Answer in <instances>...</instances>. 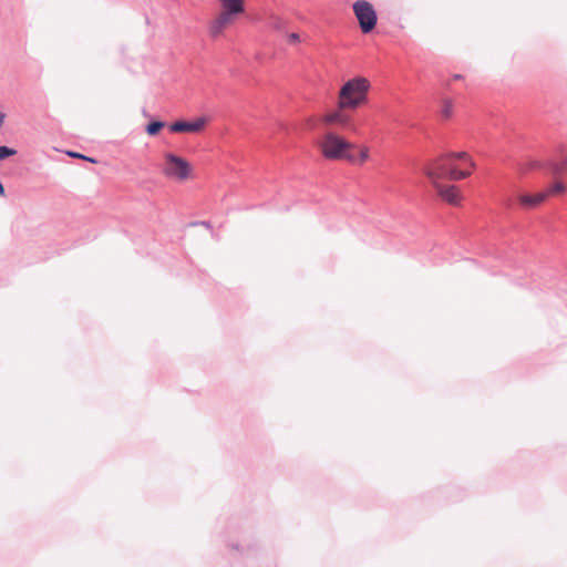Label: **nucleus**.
<instances>
[{
    "label": "nucleus",
    "instance_id": "obj_4",
    "mask_svg": "<svg viewBox=\"0 0 567 567\" xmlns=\"http://www.w3.org/2000/svg\"><path fill=\"white\" fill-rule=\"evenodd\" d=\"M353 11L363 33L371 32L377 24V13L372 4L365 0H358L353 3Z\"/></svg>",
    "mask_w": 567,
    "mask_h": 567
},
{
    "label": "nucleus",
    "instance_id": "obj_18",
    "mask_svg": "<svg viewBox=\"0 0 567 567\" xmlns=\"http://www.w3.org/2000/svg\"><path fill=\"white\" fill-rule=\"evenodd\" d=\"M17 154L14 148L8 146H0V161L6 159L7 157L13 156Z\"/></svg>",
    "mask_w": 567,
    "mask_h": 567
},
{
    "label": "nucleus",
    "instance_id": "obj_8",
    "mask_svg": "<svg viewBox=\"0 0 567 567\" xmlns=\"http://www.w3.org/2000/svg\"><path fill=\"white\" fill-rule=\"evenodd\" d=\"M206 124V120L204 117H198L195 121H176L171 126L169 130L175 133L183 132H199Z\"/></svg>",
    "mask_w": 567,
    "mask_h": 567
},
{
    "label": "nucleus",
    "instance_id": "obj_2",
    "mask_svg": "<svg viewBox=\"0 0 567 567\" xmlns=\"http://www.w3.org/2000/svg\"><path fill=\"white\" fill-rule=\"evenodd\" d=\"M353 144L347 142L333 132H328L320 142V150L327 159H347L351 163L357 161V157L349 151Z\"/></svg>",
    "mask_w": 567,
    "mask_h": 567
},
{
    "label": "nucleus",
    "instance_id": "obj_16",
    "mask_svg": "<svg viewBox=\"0 0 567 567\" xmlns=\"http://www.w3.org/2000/svg\"><path fill=\"white\" fill-rule=\"evenodd\" d=\"M565 190V185L560 182L555 183L553 186H550L547 190H544V193H548V196L560 194Z\"/></svg>",
    "mask_w": 567,
    "mask_h": 567
},
{
    "label": "nucleus",
    "instance_id": "obj_13",
    "mask_svg": "<svg viewBox=\"0 0 567 567\" xmlns=\"http://www.w3.org/2000/svg\"><path fill=\"white\" fill-rule=\"evenodd\" d=\"M165 123L162 121H153L146 126V133L148 135H156L163 127Z\"/></svg>",
    "mask_w": 567,
    "mask_h": 567
},
{
    "label": "nucleus",
    "instance_id": "obj_9",
    "mask_svg": "<svg viewBox=\"0 0 567 567\" xmlns=\"http://www.w3.org/2000/svg\"><path fill=\"white\" fill-rule=\"evenodd\" d=\"M548 197V193L539 192L537 194H523L518 196V202L524 208H534L540 205Z\"/></svg>",
    "mask_w": 567,
    "mask_h": 567
},
{
    "label": "nucleus",
    "instance_id": "obj_23",
    "mask_svg": "<svg viewBox=\"0 0 567 567\" xmlns=\"http://www.w3.org/2000/svg\"><path fill=\"white\" fill-rule=\"evenodd\" d=\"M540 164L538 162H532L530 168L538 167Z\"/></svg>",
    "mask_w": 567,
    "mask_h": 567
},
{
    "label": "nucleus",
    "instance_id": "obj_25",
    "mask_svg": "<svg viewBox=\"0 0 567 567\" xmlns=\"http://www.w3.org/2000/svg\"><path fill=\"white\" fill-rule=\"evenodd\" d=\"M461 78H462V76H461L460 74L454 75V79H455V80H458V79H461Z\"/></svg>",
    "mask_w": 567,
    "mask_h": 567
},
{
    "label": "nucleus",
    "instance_id": "obj_14",
    "mask_svg": "<svg viewBox=\"0 0 567 567\" xmlns=\"http://www.w3.org/2000/svg\"><path fill=\"white\" fill-rule=\"evenodd\" d=\"M550 169L554 174H560L567 169V156L560 162L550 163Z\"/></svg>",
    "mask_w": 567,
    "mask_h": 567
},
{
    "label": "nucleus",
    "instance_id": "obj_19",
    "mask_svg": "<svg viewBox=\"0 0 567 567\" xmlns=\"http://www.w3.org/2000/svg\"><path fill=\"white\" fill-rule=\"evenodd\" d=\"M368 158H369V150H368L367 147H364V148H362V150L360 151L359 157L357 158V161H355L354 163H357V162H359V163H363V162H365Z\"/></svg>",
    "mask_w": 567,
    "mask_h": 567
},
{
    "label": "nucleus",
    "instance_id": "obj_15",
    "mask_svg": "<svg viewBox=\"0 0 567 567\" xmlns=\"http://www.w3.org/2000/svg\"><path fill=\"white\" fill-rule=\"evenodd\" d=\"M269 25L275 30L281 31L286 28V21L277 16L270 18Z\"/></svg>",
    "mask_w": 567,
    "mask_h": 567
},
{
    "label": "nucleus",
    "instance_id": "obj_11",
    "mask_svg": "<svg viewBox=\"0 0 567 567\" xmlns=\"http://www.w3.org/2000/svg\"><path fill=\"white\" fill-rule=\"evenodd\" d=\"M223 12L235 16L244 11V0H220Z\"/></svg>",
    "mask_w": 567,
    "mask_h": 567
},
{
    "label": "nucleus",
    "instance_id": "obj_21",
    "mask_svg": "<svg viewBox=\"0 0 567 567\" xmlns=\"http://www.w3.org/2000/svg\"><path fill=\"white\" fill-rule=\"evenodd\" d=\"M69 155L72 156V157L87 159V161L93 162V163L95 162L93 158L86 157V156L81 155L79 153L70 152Z\"/></svg>",
    "mask_w": 567,
    "mask_h": 567
},
{
    "label": "nucleus",
    "instance_id": "obj_7",
    "mask_svg": "<svg viewBox=\"0 0 567 567\" xmlns=\"http://www.w3.org/2000/svg\"><path fill=\"white\" fill-rule=\"evenodd\" d=\"M424 169H433L437 174V179L461 181L471 175L470 171L458 169L446 162L445 158L435 159L431 166Z\"/></svg>",
    "mask_w": 567,
    "mask_h": 567
},
{
    "label": "nucleus",
    "instance_id": "obj_12",
    "mask_svg": "<svg viewBox=\"0 0 567 567\" xmlns=\"http://www.w3.org/2000/svg\"><path fill=\"white\" fill-rule=\"evenodd\" d=\"M441 158H445L446 162H450V159H464L468 162L471 167H474V162L468 157L467 153L465 152L450 153L445 156H442Z\"/></svg>",
    "mask_w": 567,
    "mask_h": 567
},
{
    "label": "nucleus",
    "instance_id": "obj_22",
    "mask_svg": "<svg viewBox=\"0 0 567 567\" xmlns=\"http://www.w3.org/2000/svg\"><path fill=\"white\" fill-rule=\"evenodd\" d=\"M0 195L4 196V187L1 182H0Z\"/></svg>",
    "mask_w": 567,
    "mask_h": 567
},
{
    "label": "nucleus",
    "instance_id": "obj_3",
    "mask_svg": "<svg viewBox=\"0 0 567 567\" xmlns=\"http://www.w3.org/2000/svg\"><path fill=\"white\" fill-rule=\"evenodd\" d=\"M163 173L168 178L176 181H185L190 175V165L183 157L177 156L173 153H167L165 155V165L163 168Z\"/></svg>",
    "mask_w": 567,
    "mask_h": 567
},
{
    "label": "nucleus",
    "instance_id": "obj_20",
    "mask_svg": "<svg viewBox=\"0 0 567 567\" xmlns=\"http://www.w3.org/2000/svg\"><path fill=\"white\" fill-rule=\"evenodd\" d=\"M288 40L289 42H292V43H296V42H299L300 41V37L298 33L296 32H292L288 35Z\"/></svg>",
    "mask_w": 567,
    "mask_h": 567
},
{
    "label": "nucleus",
    "instance_id": "obj_6",
    "mask_svg": "<svg viewBox=\"0 0 567 567\" xmlns=\"http://www.w3.org/2000/svg\"><path fill=\"white\" fill-rule=\"evenodd\" d=\"M350 107H340V101L337 103V107L326 113L321 121L326 125L338 126L347 131H355L352 116L347 112Z\"/></svg>",
    "mask_w": 567,
    "mask_h": 567
},
{
    "label": "nucleus",
    "instance_id": "obj_1",
    "mask_svg": "<svg viewBox=\"0 0 567 567\" xmlns=\"http://www.w3.org/2000/svg\"><path fill=\"white\" fill-rule=\"evenodd\" d=\"M370 81L363 76H354L340 87L338 101L340 107H350L355 110L368 102Z\"/></svg>",
    "mask_w": 567,
    "mask_h": 567
},
{
    "label": "nucleus",
    "instance_id": "obj_24",
    "mask_svg": "<svg viewBox=\"0 0 567 567\" xmlns=\"http://www.w3.org/2000/svg\"><path fill=\"white\" fill-rule=\"evenodd\" d=\"M200 225H203L204 227H207V228L210 227V224L208 221H202Z\"/></svg>",
    "mask_w": 567,
    "mask_h": 567
},
{
    "label": "nucleus",
    "instance_id": "obj_10",
    "mask_svg": "<svg viewBox=\"0 0 567 567\" xmlns=\"http://www.w3.org/2000/svg\"><path fill=\"white\" fill-rule=\"evenodd\" d=\"M231 16L221 12L210 24L209 32L212 37H218L224 28L230 22Z\"/></svg>",
    "mask_w": 567,
    "mask_h": 567
},
{
    "label": "nucleus",
    "instance_id": "obj_17",
    "mask_svg": "<svg viewBox=\"0 0 567 567\" xmlns=\"http://www.w3.org/2000/svg\"><path fill=\"white\" fill-rule=\"evenodd\" d=\"M453 112V103L450 100L444 101L441 114L444 118H449Z\"/></svg>",
    "mask_w": 567,
    "mask_h": 567
},
{
    "label": "nucleus",
    "instance_id": "obj_5",
    "mask_svg": "<svg viewBox=\"0 0 567 567\" xmlns=\"http://www.w3.org/2000/svg\"><path fill=\"white\" fill-rule=\"evenodd\" d=\"M424 174L430 179L433 187L436 189L439 196L451 205H458L462 200L460 189L455 185H443L441 179H437V174L433 169H424Z\"/></svg>",
    "mask_w": 567,
    "mask_h": 567
}]
</instances>
